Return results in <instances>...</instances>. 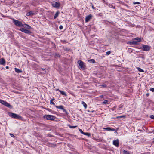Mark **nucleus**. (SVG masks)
<instances>
[{"label":"nucleus","instance_id":"24","mask_svg":"<svg viewBox=\"0 0 154 154\" xmlns=\"http://www.w3.org/2000/svg\"><path fill=\"white\" fill-rule=\"evenodd\" d=\"M55 99L53 98L50 100V103L52 104L53 105H55V103L53 102V101Z\"/></svg>","mask_w":154,"mask_h":154},{"label":"nucleus","instance_id":"16","mask_svg":"<svg viewBox=\"0 0 154 154\" xmlns=\"http://www.w3.org/2000/svg\"><path fill=\"white\" fill-rule=\"evenodd\" d=\"M34 14L33 12L32 11H30L28 12L26 14V16H29L31 15H33Z\"/></svg>","mask_w":154,"mask_h":154},{"label":"nucleus","instance_id":"33","mask_svg":"<svg viewBox=\"0 0 154 154\" xmlns=\"http://www.w3.org/2000/svg\"><path fill=\"white\" fill-rule=\"evenodd\" d=\"M134 4H140V3L139 2H136L133 3Z\"/></svg>","mask_w":154,"mask_h":154},{"label":"nucleus","instance_id":"37","mask_svg":"<svg viewBox=\"0 0 154 154\" xmlns=\"http://www.w3.org/2000/svg\"><path fill=\"white\" fill-rule=\"evenodd\" d=\"M150 117L152 119H154V116L153 115H151L150 116Z\"/></svg>","mask_w":154,"mask_h":154},{"label":"nucleus","instance_id":"25","mask_svg":"<svg viewBox=\"0 0 154 154\" xmlns=\"http://www.w3.org/2000/svg\"><path fill=\"white\" fill-rule=\"evenodd\" d=\"M137 69L140 72H144V70L143 69H141L139 67H137Z\"/></svg>","mask_w":154,"mask_h":154},{"label":"nucleus","instance_id":"15","mask_svg":"<svg viewBox=\"0 0 154 154\" xmlns=\"http://www.w3.org/2000/svg\"><path fill=\"white\" fill-rule=\"evenodd\" d=\"M4 105H5V106L9 108H10V107L11 106L10 105V104H9L8 103L6 102V101L5 102L4 104Z\"/></svg>","mask_w":154,"mask_h":154},{"label":"nucleus","instance_id":"6","mask_svg":"<svg viewBox=\"0 0 154 154\" xmlns=\"http://www.w3.org/2000/svg\"><path fill=\"white\" fill-rule=\"evenodd\" d=\"M20 30L23 32H24L25 33L27 34H30L31 32L29 30L25 29L24 28H22L20 29Z\"/></svg>","mask_w":154,"mask_h":154},{"label":"nucleus","instance_id":"5","mask_svg":"<svg viewBox=\"0 0 154 154\" xmlns=\"http://www.w3.org/2000/svg\"><path fill=\"white\" fill-rule=\"evenodd\" d=\"M150 47L146 45H142V50L145 51H148L150 50Z\"/></svg>","mask_w":154,"mask_h":154},{"label":"nucleus","instance_id":"19","mask_svg":"<svg viewBox=\"0 0 154 154\" xmlns=\"http://www.w3.org/2000/svg\"><path fill=\"white\" fill-rule=\"evenodd\" d=\"M81 103L82 104L85 109H86L87 107V105L83 101H82Z\"/></svg>","mask_w":154,"mask_h":154},{"label":"nucleus","instance_id":"9","mask_svg":"<svg viewBox=\"0 0 154 154\" xmlns=\"http://www.w3.org/2000/svg\"><path fill=\"white\" fill-rule=\"evenodd\" d=\"M113 144L116 147L119 146V141L118 139L113 140Z\"/></svg>","mask_w":154,"mask_h":154},{"label":"nucleus","instance_id":"27","mask_svg":"<svg viewBox=\"0 0 154 154\" xmlns=\"http://www.w3.org/2000/svg\"><path fill=\"white\" fill-rule=\"evenodd\" d=\"M5 102L3 100L0 99V103L4 105Z\"/></svg>","mask_w":154,"mask_h":154},{"label":"nucleus","instance_id":"40","mask_svg":"<svg viewBox=\"0 0 154 154\" xmlns=\"http://www.w3.org/2000/svg\"><path fill=\"white\" fill-rule=\"evenodd\" d=\"M6 69H9V66H6Z\"/></svg>","mask_w":154,"mask_h":154},{"label":"nucleus","instance_id":"11","mask_svg":"<svg viewBox=\"0 0 154 154\" xmlns=\"http://www.w3.org/2000/svg\"><path fill=\"white\" fill-rule=\"evenodd\" d=\"M5 61L4 59L2 58L0 59V64L1 65H4L5 64Z\"/></svg>","mask_w":154,"mask_h":154},{"label":"nucleus","instance_id":"41","mask_svg":"<svg viewBox=\"0 0 154 154\" xmlns=\"http://www.w3.org/2000/svg\"><path fill=\"white\" fill-rule=\"evenodd\" d=\"M56 91H59V92H60V91H61L59 89H56Z\"/></svg>","mask_w":154,"mask_h":154},{"label":"nucleus","instance_id":"23","mask_svg":"<svg viewBox=\"0 0 154 154\" xmlns=\"http://www.w3.org/2000/svg\"><path fill=\"white\" fill-rule=\"evenodd\" d=\"M123 152L124 154H131L129 152L126 151L125 150L123 151Z\"/></svg>","mask_w":154,"mask_h":154},{"label":"nucleus","instance_id":"3","mask_svg":"<svg viewBox=\"0 0 154 154\" xmlns=\"http://www.w3.org/2000/svg\"><path fill=\"white\" fill-rule=\"evenodd\" d=\"M44 119L49 120H54L55 118V116L50 115H45L43 116Z\"/></svg>","mask_w":154,"mask_h":154},{"label":"nucleus","instance_id":"22","mask_svg":"<svg viewBox=\"0 0 154 154\" xmlns=\"http://www.w3.org/2000/svg\"><path fill=\"white\" fill-rule=\"evenodd\" d=\"M15 71L16 72L18 73H21L22 72V71L20 69H17V68H15Z\"/></svg>","mask_w":154,"mask_h":154},{"label":"nucleus","instance_id":"12","mask_svg":"<svg viewBox=\"0 0 154 154\" xmlns=\"http://www.w3.org/2000/svg\"><path fill=\"white\" fill-rule=\"evenodd\" d=\"M105 130L108 131H115V129L113 128H111L110 127H107L103 128Z\"/></svg>","mask_w":154,"mask_h":154},{"label":"nucleus","instance_id":"42","mask_svg":"<svg viewBox=\"0 0 154 154\" xmlns=\"http://www.w3.org/2000/svg\"><path fill=\"white\" fill-rule=\"evenodd\" d=\"M149 94H148V93H147V94H146V96H149Z\"/></svg>","mask_w":154,"mask_h":154},{"label":"nucleus","instance_id":"32","mask_svg":"<svg viewBox=\"0 0 154 154\" xmlns=\"http://www.w3.org/2000/svg\"><path fill=\"white\" fill-rule=\"evenodd\" d=\"M102 87H104V88H106V87L107 85L106 84H104V85H101Z\"/></svg>","mask_w":154,"mask_h":154},{"label":"nucleus","instance_id":"1","mask_svg":"<svg viewBox=\"0 0 154 154\" xmlns=\"http://www.w3.org/2000/svg\"><path fill=\"white\" fill-rule=\"evenodd\" d=\"M8 114L12 118L19 119H22V117L18 114L12 112H9Z\"/></svg>","mask_w":154,"mask_h":154},{"label":"nucleus","instance_id":"29","mask_svg":"<svg viewBox=\"0 0 154 154\" xmlns=\"http://www.w3.org/2000/svg\"><path fill=\"white\" fill-rule=\"evenodd\" d=\"M79 130L81 134H84V132L83 131L82 129H81L79 128Z\"/></svg>","mask_w":154,"mask_h":154},{"label":"nucleus","instance_id":"13","mask_svg":"<svg viewBox=\"0 0 154 154\" xmlns=\"http://www.w3.org/2000/svg\"><path fill=\"white\" fill-rule=\"evenodd\" d=\"M128 43L130 45H135L137 44V42L134 40L132 41L128 42Z\"/></svg>","mask_w":154,"mask_h":154},{"label":"nucleus","instance_id":"17","mask_svg":"<svg viewBox=\"0 0 154 154\" xmlns=\"http://www.w3.org/2000/svg\"><path fill=\"white\" fill-rule=\"evenodd\" d=\"M60 12L59 11H57L55 13L54 16V19H56L58 16Z\"/></svg>","mask_w":154,"mask_h":154},{"label":"nucleus","instance_id":"26","mask_svg":"<svg viewBox=\"0 0 154 154\" xmlns=\"http://www.w3.org/2000/svg\"><path fill=\"white\" fill-rule=\"evenodd\" d=\"M84 135L88 136V137H90L91 136V134L89 133H85L84 132Z\"/></svg>","mask_w":154,"mask_h":154},{"label":"nucleus","instance_id":"43","mask_svg":"<svg viewBox=\"0 0 154 154\" xmlns=\"http://www.w3.org/2000/svg\"><path fill=\"white\" fill-rule=\"evenodd\" d=\"M123 117V116H120V118H122V117Z\"/></svg>","mask_w":154,"mask_h":154},{"label":"nucleus","instance_id":"10","mask_svg":"<svg viewBox=\"0 0 154 154\" xmlns=\"http://www.w3.org/2000/svg\"><path fill=\"white\" fill-rule=\"evenodd\" d=\"M92 16L91 15H88L86 16L85 19L86 22H88L92 18Z\"/></svg>","mask_w":154,"mask_h":154},{"label":"nucleus","instance_id":"7","mask_svg":"<svg viewBox=\"0 0 154 154\" xmlns=\"http://www.w3.org/2000/svg\"><path fill=\"white\" fill-rule=\"evenodd\" d=\"M55 107L57 109H59L62 110L63 112H65L66 114H67L66 110L64 108L63 106L60 105V106H55Z\"/></svg>","mask_w":154,"mask_h":154},{"label":"nucleus","instance_id":"4","mask_svg":"<svg viewBox=\"0 0 154 154\" xmlns=\"http://www.w3.org/2000/svg\"><path fill=\"white\" fill-rule=\"evenodd\" d=\"M13 20V23L14 24L18 27H22L23 26V24L22 23V22L20 21H19L18 20H15L14 19H12Z\"/></svg>","mask_w":154,"mask_h":154},{"label":"nucleus","instance_id":"36","mask_svg":"<svg viewBox=\"0 0 154 154\" xmlns=\"http://www.w3.org/2000/svg\"><path fill=\"white\" fill-rule=\"evenodd\" d=\"M41 69L43 71H44V72H43V73H46V71H45V69H44V68H41Z\"/></svg>","mask_w":154,"mask_h":154},{"label":"nucleus","instance_id":"8","mask_svg":"<svg viewBox=\"0 0 154 154\" xmlns=\"http://www.w3.org/2000/svg\"><path fill=\"white\" fill-rule=\"evenodd\" d=\"M52 5L54 7L58 8L60 6V4L59 3L54 2L52 4Z\"/></svg>","mask_w":154,"mask_h":154},{"label":"nucleus","instance_id":"39","mask_svg":"<svg viewBox=\"0 0 154 154\" xmlns=\"http://www.w3.org/2000/svg\"><path fill=\"white\" fill-rule=\"evenodd\" d=\"M92 8L93 9H95V8L94 7L93 5L92 6Z\"/></svg>","mask_w":154,"mask_h":154},{"label":"nucleus","instance_id":"2","mask_svg":"<svg viewBox=\"0 0 154 154\" xmlns=\"http://www.w3.org/2000/svg\"><path fill=\"white\" fill-rule=\"evenodd\" d=\"M77 63L79 66V68L80 69L84 70L85 68V63L82 61L79 60L77 61Z\"/></svg>","mask_w":154,"mask_h":154},{"label":"nucleus","instance_id":"21","mask_svg":"<svg viewBox=\"0 0 154 154\" xmlns=\"http://www.w3.org/2000/svg\"><path fill=\"white\" fill-rule=\"evenodd\" d=\"M60 92L62 95H65V96H67V94L65 92L61 90V91H60Z\"/></svg>","mask_w":154,"mask_h":154},{"label":"nucleus","instance_id":"14","mask_svg":"<svg viewBox=\"0 0 154 154\" xmlns=\"http://www.w3.org/2000/svg\"><path fill=\"white\" fill-rule=\"evenodd\" d=\"M22 27L26 28L27 29H30L31 28V26L26 24H23Z\"/></svg>","mask_w":154,"mask_h":154},{"label":"nucleus","instance_id":"30","mask_svg":"<svg viewBox=\"0 0 154 154\" xmlns=\"http://www.w3.org/2000/svg\"><path fill=\"white\" fill-rule=\"evenodd\" d=\"M111 51H108L106 52V54L107 55H109L111 53Z\"/></svg>","mask_w":154,"mask_h":154},{"label":"nucleus","instance_id":"18","mask_svg":"<svg viewBox=\"0 0 154 154\" xmlns=\"http://www.w3.org/2000/svg\"><path fill=\"white\" fill-rule=\"evenodd\" d=\"M134 40H137L136 42H137V43L138 42H140L141 41V39L139 37H137L136 38H134Z\"/></svg>","mask_w":154,"mask_h":154},{"label":"nucleus","instance_id":"34","mask_svg":"<svg viewBox=\"0 0 154 154\" xmlns=\"http://www.w3.org/2000/svg\"><path fill=\"white\" fill-rule=\"evenodd\" d=\"M108 102V100H105L103 102V103H104V104H105V103H107Z\"/></svg>","mask_w":154,"mask_h":154},{"label":"nucleus","instance_id":"35","mask_svg":"<svg viewBox=\"0 0 154 154\" xmlns=\"http://www.w3.org/2000/svg\"><path fill=\"white\" fill-rule=\"evenodd\" d=\"M63 28V26L62 25H60L59 26V28L60 30L62 29Z\"/></svg>","mask_w":154,"mask_h":154},{"label":"nucleus","instance_id":"28","mask_svg":"<svg viewBox=\"0 0 154 154\" xmlns=\"http://www.w3.org/2000/svg\"><path fill=\"white\" fill-rule=\"evenodd\" d=\"M77 126H70L69 127L70 128H74L76 127Z\"/></svg>","mask_w":154,"mask_h":154},{"label":"nucleus","instance_id":"38","mask_svg":"<svg viewBox=\"0 0 154 154\" xmlns=\"http://www.w3.org/2000/svg\"><path fill=\"white\" fill-rule=\"evenodd\" d=\"M10 135H11V136L12 137H14V134H10Z\"/></svg>","mask_w":154,"mask_h":154},{"label":"nucleus","instance_id":"20","mask_svg":"<svg viewBox=\"0 0 154 154\" xmlns=\"http://www.w3.org/2000/svg\"><path fill=\"white\" fill-rule=\"evenodd\" d=\"M88 62H89L90 63H95V60L93 59L89 60H88Z\"/></svg>","mask_w":154,"mask_h":154},{"label":"nucleus","instance_id":"31","mask_svg":"<svg viewBox=\"0 0 154 154\" xmlns=\"http://www.w3.org/2000/svg\"><path fill=\"white\" fill-rule=\"evenodd\" d=\"M150 91L152 92H154V88H151L150 89Z\"/></svg>","mask_w":154,"mask_h":154}]
</instances>
